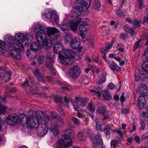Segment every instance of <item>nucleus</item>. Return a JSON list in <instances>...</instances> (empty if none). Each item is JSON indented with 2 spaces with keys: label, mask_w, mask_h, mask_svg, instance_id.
<instances>
[{
  "label": "nucleus",
  "mask_w": 148,
  "mask_h": 148,
  "mask_svg": "<svg viewBox=\"0 0 148 148\" xmlns=\"http://www.w3.org/2000/svg\"><path fill=\"white\" fill-rule=\"evenodd\" d=\"M62 97L59 96H56L54 98V101L55 103H60L62 101Z\"/></svg>",
  "instance_id": "53"
},
{
  "label": "nucleus",
  "mask_w": 148,
  "mask_h": 148,
  "mask_svg": "<svg viewBox=\"0 0 148 148\" xmlns=\"http://www.w3.org/2000/svg\"><path fill=\"white\" fill-rule=\"evenodd\" d=\"M35 114L34 115H29L26 118V123L28 127L32 128H37L39 124L41 123L42 126L39 131H40V134L44 135L48 130L47 124L50 120L49 116L47 114L44 115L43 112L40 111H36Z\"/></svg>",
  "instance_id": "1"
},
{
  "label": "nucleus",
  "mask_w": 148,
  "mask_h": 148,
  "mask_svg": "<svg viewBox=\"0 0 148 148\" xmlns=\"http://www.w3.org/2000/svg\"><path fill=\"white\" fill-rule=\"evenodd\" d=\"M51 131L52 132L54 135V136H56L58 134V129L57 127L55 126L53 128H52L50 129Z\"/></svg>",
  "instance_id": "42"
},
{
  "label": "nucleus",
  "mask_w": 148,
  "mask_h": 148,
  "mask_svg": "<svg viewBox=\"0 0 148 148\" xmlns=\"http://www.w3.org/2000/svg\"><path fill=\"white\" fill-rule=\"evenodd\" d=\"M50 73L53 75H55L56 74V71L54 68H52L49 69Z\"/></svg>",
  "instance_id": "63"
},
{
  "label": "nucleus",
  "mask_w": 148,
  "mask_h": 148,
  "mask_svg": "<svg viewBox=\"0 0 148 148\" xmlns=\"http://www.w3.org/2000/svg\"><path fill=\"white\" fill-rule=\"evenodd\" d=\"M106 73L104 71H102L101 73V76L98 77L99 81L96 82L97 84H100L104 83L106 80Z\"/></svg>",
  "instance_id": "21"
},
{
  "label": "nucleus",
  "mask_w": 148,
  "mask_h": 148,
  "mask_svg": "<svg viewBox=\"0 0 148 148\" xmlns=\"http://www.w3.org/2000/svg\"><path fill=\"white\" fill-rule=\"evenodd\" d=\"M67 131L69 133V136L66 134H64L62 136V139L58 140L57 142L56 147L59 148L61 147V145H63L67 147L72 146L71 145L72 139H73L75 136L74 132L70 130H67Z\"/></svg>",
  "instance_id": "6"
},
{
  "label": "nucleus",
  "mask_w": 148,
  "mask_h": 148,
  "mask_svg": "<svg viewBox=\"0 0 148 148\" xmlns=\"http://www.w3.org/2000/svg\"><path fill=\"white\" fill-rule=\"evenodd\" d=\"M101 3L99 0H94L93 2V7L96 10H98L101 6Z\"/></svg>",
  "instance_id": "32"
},
{
  "label": "nucleus",
  "mask_w": 148,
  "mask_h": 148,
  "mask_svg": "<svg viewBox=\"0 0 148 148\" xmlns=\"http://www.w3.org/2000/svg\"><path fill=\"white\" fill-rule=\"evenodd\" d=\"M92 144L93 147L97 146L100 144V148H105V146L103 145V142L99 133L96 134L95 138L92 140Z\"/></svg>",
  "instance_id": "9"
},
{
  "label": "nucleus",
  "mask_w": 148,
  "mask_h": 148,
  "mask_svg": "<svg viewBox=\"0 0 148 148\" xmlns=\"http://www.w3.org/2000/svg\"><path fill=\"white\" fill-rule=\"evenodd\" d=\"M51 114L52 115H53V118H57V120L60 123H62L63 122V120L62 119V118L59 116H56L57 115V113L56 112H51Z\"/></svg>",
  "instance_id": "43"
},
{
  "label": "nucleus",
  "mask_w": 148,
  "mask_h": 148,
  "mask_svg": "<svg viewBox=\"0 0 148 148\" xmlns=\"http://www.w3.org/2000/svg\"><path fill=\"white\" fill-rule=\"evenodd\" d=\"M44 57L43 56H38L37 59V61L40 65L42 64L44 61Z\"/></svg>",
  "instance_id": "48"
},
{
  "label": "nucleus",
  "mask_w": 148,
  "mask_h": 148,
  "mask_svg": "<svg viewBox=\"0 0 148 148\" xmlns=\"http://www.w3.org/2000/svg\"><path fill=\"white\" fill-rule=\"evenodd\" d=\"M59 31L56 28L48 27L47 28L46 35L49 37H51L56 33H58Z\"/></svg>",
  "instance_id": "14"
},
{
  "label": "nucleus",
  "mask_w": 148,
  "mask_h": 148,
  "mask_svg": "<svg viewBox=\"0 0 148 148\" xmlns=\"http://www.w3.org/2000/svg\"><path fill=\"white\" fill-rule=\"evenodd\" d=\"M6 108L0 104V114H2L6 111Z\"/></svg>",
  "instance_id": "56"
},
{
  "label": "nucleus",
  "mask_w": 148,
  "mask_h": 148,
  "mask_svg": "<svg viewBox=\"0 0 148 148\" xmlns=\"http://www.w3.org/2000/svg\"><path fill=\"white\" fill-rule=\"evenodd\" d=\"M54 60V59H51L47 60L45 62V65L49 69L54 67L53 64Z\"/></svg>",
  "instance_id": "29"
},
{
  "label": "nucleus",
  "mask_w": 148,
  "mask_h": 148,
  "mask_svg": "<svg viewBox=\"0 0 148 148\" xmlns=\"http://www.w3.org/2000/svg\"><path fill=\"white\" fill-rule=\"evenodd\" d=\"M88 106L90 111L92 113H94L95 112V108L94 104L92 102H90L89 103Z\"/></svg>",
  "instance_id": "38"
},
{
  "label": "nucleus",
  "mask_w": 148,
  "mask_h": 148,
  "mask_svg": "<svg viewBox=\"0 0 148 148\" xmlns=\"http://www.w3.org/2000/svg\"><path fill=\"white\" fill-rule=\"evenodd\" d=\"M76 101H71L73 106L75 110L77 111H80V106L84 107L88 99L86 98H81L80 97H75Z\"/></svg>",
  "instance_id": "7"
},
{
  "label": "nucleus",
  "mask_w": 148,
  "mask_h": 148,
  "mask_svg": "<svg viewBox=\"0 0 148 148\" xmlns=\"http://www.w3.org/2000/svg\"><path fill=\"white\" fill-rule=\"evenodd\" d=\"M97 127H99V129L101 131H103L104 127L101 125L99 123L97 122Z\"/></svg>",
  "instance_id": "62"
},
{
  "label": "nucleus",
  "mask_w": 148,
  "mask_h": 148,
  "mask_svg": "<svg viewBox=\"0 0 148 148\" xmlns=\"http://www.w3.org/2000/svg\"><path fill=\"white\" fill-rule=\"evenodd\" d=\"M124 29L125 32H128L132 36H134L136 34V33L131 28H129L127 25H126L124 27Z\"/></svg>",
  "instance_id": "31"
},
{
  "label": "nucleus",
  "mask_w": 148,
  "mask_h": 148,
  "mask_svg": "<svg viewBox=\"0 0 148 148\" xmlns=\"http://www.w3.org/2000/svg\"><path fill=\"white\" fill-rule=\"evenodd\" d=\"M33 28L35 33V38L37 41L41 42L47 38L45 28L39 23H34Z\"/></svg>",
  "instance_id": "3"
},
{
  "label": "nucleus",
  "mask_w": 148,
  "mask_h": 148,
  "mask_svg": "<svg viewBox=\"0 0 148 148\" xmlns=\"http://www.w3.org/2000/svg\"><path fill=\"white\" fill-rule=\"evenodd\" d=\"M52 41L50 39L45 38L42 43V47L45 50H48L52 46Z\"/></svg>",
  "instance_id": "12"
},
{
  "label": "nucleus",
  "mask_w": 148,
  "mask_h": 148,
  "mask_svg": "<svg viewBox=\"0 0 148 148\" xmlns=\"http://www.w3.org/2000/svg\"><path fill=\"white\" fill-rule=\"evenodd\" d=\"M4 39L8 44L9 47L14 45V38L11 35L9 34L5 35L4 37Z\"/></svg>",
  "instance_id": "20"
},
{
  "label": "nucleus",
  "mask_w": 148,
  "mask_h": 148,
  "mask_svg": "<svg viewBox=\"0 0 148 148\" xmlns=\"http://www.w3.org/2000/svg\"><path fill=\"white\" fill-rule=\"evenodd\" d=\"M142 67L144 70V72L148 74V64L143 63L142 65Z\"/></svg>",
  "instance_id": "49"
},
{
  "label": "nucleus",
  "mask_w": 148,
  "mask_h": 148,
  "mask_svg": "<svg viewBox=\"0 0 148 148\" xmlns=\"http://www.w3.org/2000/svg\"><path fill=\"white\" fill-rule=\"evenodd\" d=\"M26 55L29 59L35 58L36 56V52L34 51L30 50H28L26 53Z\"/></svg>",
  "instance_id": "26"
},
{
  "label": "nucleus",
  "mask_w": 148,
  "mask_h": 148,
  "mask_svg": "<svg viewBox=\"0 0 148 148\" xmlns=\"http://www.w3.org/2000/svg\"><path fill=\"white\" fill-rule=\"evenodd\" d=\"M21 85L27 87H31L32 88V87L33 84L32 82H28L27 80H26L23 84H21Z\"/></svg>",
  "instance_id": "41"
},
{
  "label": "nucleus",
  "mask_w": 148,
  "mask_h": 148,
  "mask_svg": "<svg viewBox=\"0 0 148 148\" xmlns=\"http://www.w3.org/2000/svg\"><path fill=\"white\" fill-rule=\"evenodd\" d=\"M118 143V142L116 140H112L110 143L111 148H115V146Z\"/></svg>",
  "instance_id": "54"
},
{
  "label": "nucleus",
  "mask_w": 148,
  "mask_h": 148,
  "mask_svg": "<svg viewBox=\"0 0 148 148\" xmlns=\"http://www.w3.org/2000/svg\"><path fill=\"white\" fill-rule=\"evenodd\" d=\"M14 49L11 50L10 52V55L14 58L20 60L21 59V52L23 50L19 49L18 48H15L14 45L13 46Z\"/></svg>",
  "instance_id": "11"
},
{
  "label": "nucleus",
  "mask_w": 148,
  "mask_h": 148,
  "mask_svg": "<svg viewBox=\"0 0 148 148\" xmlns=\"http://www.w3.org/2000/svg\"><path fill=\"white\" fill-rule=\"evenodd\" d=\"M71 120L75 124L79 125L80 123L78 119L76 117H73L71 118Z\"/></svg>",
  "instance_id": "57"
},
{
  "label": "nucleus",
  "mask_w": 148,
  "mask_h": 148,
  "mask_svg": "<svg viewBox=\"0 0 148 148\" xmlns=\"http://www.w3.org/2000/svg\"><path fill=\"white\" fill-rule=\"evenodd\" d=\"M72 40L71 35L70 34H66L65 35L64 40L65 43H68L70 41L71 42Z\"/></svg>",
  "instance_id": "33"
},
{
  "label": "nucleus",
  "mask_w": 148,
  "mask_h": 148,
  "mask_svg": "<svg viewBox=\"0 0 148 148\" xmlns=\"http://www.w3.org/2000/svg\"><path fill=\"white\" fill-rule=\"evenodd\" d=\"M103 131L106 135V138L108 140L109 139L110 137V132H114V130H112L111 129L109 125H107L104 127Z\"/></svg>",
  "instance_id": "22"
},
{
  "label": "nucleus",
  "mask_w": 148,
  "mask_h": 148,
  "mask_svg": "<svg viewBox=\"0 0 148 148\" xmlns=\"http://www.w3.org/2000/svg\"><path fill=\"white\" fill-rule=\"evenodd\" d=\"M66 20V19H64V21L62 23L60 26V28L63 31H66L68 29V26L64 22Z\"/></svg>",
  "instance_id": "34"
},
{
  "label": "nucleus",
  "mask_w": 148,
  "mask_h": 148,
  "mask_svg": "<svg viewBox=\"0 0 148 148\" xmlns=\"http://www.w3.org/2000/svg\"><path fill=\"white\" fill-rule=\"evenodd\" d=\"M81 44V41L78 37H75L72 39L71 42V47L75 49H78Z\"/></svg>",
  "instance_id": "13"
},
{
  "label": "nucleus",
  "mask_w": 148,
  "mask_h": 148,
  "mask_svg": "<svg viewBox=\"0 0 148 148\" xmlns=\"http://www.w3.org/2000/svg\"><path fill=\"white\" fill-rule=\"evenodd\" d=\"M116 132L121 137H122L123 135L125 134L126 132L125 130H123V131H122L121 130H114V132Z\"/></svg>",
  "instance_id": "45"
},
{
  "label": "nucleus",
  "mask_w": 148,
  "mask_h": 148,
  "mask_svg": "<svg viewBox=\"0 0 148 148\" xmlns=\"http://www.w3.org/2000/svg\"><path fill=\"white\" fill-rule=\"evenodd\" d=\"M90 91L92 94L95 95L100 97H101V93L99 91H96L94 90H90Z\"/></svg>",
  "instance_id": "47"
},
{
  "label": "nucleus",
  "mask_w": 148,
  "mask_h": 148,
  "mask_svg": "<svg viewBox=\"0 0 148 148\" xmlns=\"http://www.w3.org/2000/svg\"><path fill=\"white\" fill-rule=\"evenodd\" d=\"M134 140L138 144H139L140 142V139L139 137L137 136H135L134 138Z\"/></svg>",
  "instance_id": "64"
},
{
  "label": "nucleus",
  "mask_w": 148,
  "mask_h": 148,
  "mask_svg": "<svg viewBox=\"0 0 148 148\" xmlns=\"http://www.w3.org/2000/svg\"><path fill=\"white\" fill-rule=\"evenodd\" d=\"M58 83L62 87L61 88V90L65 91L68 90L69 88L66 84L60 81H59Z\"/></svg>",
  "instance_id": "37"
},
{
  "label": "nucleus",
  "mask_w": 148,
  "mask_h": 148,
  "mask_svg": "<svg viewBox=\"0 0 148 148\" xmlns=\"http://www.w3.org/2000/svg\"><path fill=\"white\" fill-rule=\"evenodd\" d=\"M135 79L136 81L138 82L140 79V78L143 79L141 78L142 76L140 74H139L138 73H136L135 75Z\"/></svg>",
  "instance_id": "52"
},
{
  "label": "nucleus",
  "mask_w": 148,
  "mask_h": 148,
  "mask_svg": "<svg viewBox=\"0 0 148 148\" xmlns=\"http://www.w3.org/2000/svg\"><path fill=\"white\" fill-rule=\"evenodd\" d=\"M64 53L65 56L61 54L58 55V58L60 62L65 65H70L74 62L73 58L75 53L72 50L69 49H65Z\"/></svg>",
  "instance_id": "4"
},
{
  "label": "nucleus",
  "mask_w": 148,
  "mask_h": 148,
  "mask_svg": "<svg viewBox=\"0 0 148 148\" xmlns=\"http://www.w3.org/2000/svg\"><path fill=\"white\" fill-rule=\"evenodd\" d=\"M137 91L142 95H148V87L145 85L142 84L138 88Z\"/></svg>",
  "instance_id": "16"
},
{
  "label": "nucleus",
  "mask_w": 148,
  "mask_h": 148,
  "mask_svg": "<svg viewBox=\"0 0 148 148\" xmlns=\"http://www.w3.org/2000/svg\"><path fill=\"white\" fill-rule=\"evenodd\" d=\"M69 101L67 99L66 97H65L64 99V102L62 103V105L64 106H68L69 105Z\"/></svg>",
  "instance_id": "58"
},
{
  "label": "nucleus",
  "mask_w": 148,
  "mask_h": 148,
  "mask_svg": "<svg viewBox=\"0 0 148 148\" xmlns=\"http://www.w3.org/2000/svg\"><path fill=\"white\" fill-rule=\"evenodd\" d=\"M54 56V53L53 52H47L46 56L47 60L54 59L53 57Z\"/></svg>",
  "instance_id": "40"
},
{
  "label": "nucleus",
  "mask_w": 148,
  "mask_h": 148,
  "mask_svg": "<svg viewBox=\"0 0 148 148\" xmlns=\"http://www.w3.org/2000/svg\"><path fill=\"white\" fill-rule=\"evenodd\" d=\"M106 106H102L98 108L97 110V112L99 114H103L105 115L106 114Z\"/></svg>",
  "instance_id": "30"
},
{
  "label": "nucleus",
  "mask_w": 148,
  "mask_h": 148,
  "mask_svg": "<svg viewBox=\"0 0 148 148\" xmlns=\"http://www.w3.org/2000/svg\"><path fill=\"white\" fill-rule=\"evenodd\" d=\"M31 50L36 51L40 49L41 48L40 44L36 42H32L31 44Z\"/></svg>",
  "instance_id": "25"
},
{
  "label": "nucleus",
  "mask_w": 148,
  "mask_h": 148,
  "mask_svg": "<svg viewBox=\"0 0 148 148\" xmlns=\"http://www.w3.org/2000/svg\"><path fill=\"white\" fill-rule=\"evenodd\" d=\"M63 47L62 45L59 42H55L53 46V50L56 53L61 52L63 50Z\"/></svg>",
  "instance_id": "17"
},
{
  "label": "nucleus",
  "mask_w": 148,
  "mask_h": 148,
  "mask_svg": "<svg viewBox=\"0 0 148 148\" xmlns=\"http://www.w3.org/2000/svg\"><path fill=\"white\" fill-rule=\"evenodd\" d=\"M80 73V69L77 66L72 67L69 70V75L73 78L77 77L79 75Z\"/></svg>",
  "instance_id": "10"
},
{
  "label": "nucleus",
  "mask_w": 148,
  "mask_h": 148,
  "mask_svg": "<svg viewBox=\"0 0 148 148\" xmlns=\"http://www.w3.org/2000/svg\"><path fill=\"white\" fill-rule=\"evenodd\" d=\"M73 7L79 12L73 13L71 17L72 19L71 21H68L67 25L73 31H76L77 29L78 25L81 20L79 12L84 11L82 2L76 1L74 3Z\"/></svg>",
  "instance_id": "2"
},
{
  "label": "nucleus",
  "mask_w": 148,
  "mask_h": 148,
  "mask_svg": "<svg viewBox=\"0 0 148 148\" xmlns=\"http://www.w3.org/2000/svg\"><path fill=\"white\" fill-rule=\"evenodd\" d=\"M145 141L148 142V132L142 135L141 141Z\"/></svg>",
  "instance_id": "50"
},
{
  "label": "nucleus",
  "mask_w": 148,
  "mask_h": 148,
  "mask_svg": "<svg viewBox=\"0 0 148 148\" xmlns=\"http://www.w3.org/2000/svg\"><path fill=\"white\" fill-rule=\"evenodd\" d=\"M109 66L111 69L113 71H119L120 70V67L115 63L111 64Z\"/></svg>",
  "instance_id": "36"
},
{
  "label": "nucleus",
  "mask_w": 148,
  "mask_h": 148,
  "mask_svg": "<svg viewBox=\"0 0 148 148\" xmlns=\"http://www.w3.org/2000/svg\"><path fill=\"white\" fill-rule=\"evenodd\" d=\"M53 11L50 9H47L45 10L44 12L42 13V18H46L47 19L49 20L50 18H49L48 17L51 16V15Z\"/></svg>",
  "instance_id": "24"
},
{
  "label": "nucleus",
  "mask_w": 148,
  "mask_h": 148,
  "mask_svg": "<svg viewBox=\"0 0 148 148\" xmlns=\"http://www.w3.org/2000/svg\"><path fill=\"white\" fill-rule=\"evenodd\" d=\"M143 69V73L141 74V75L142 76V77L144 78V79H143V80L146 83H147L148 84V78L146 77H147V76H146V75L147 74H148L147 73H145L144 72V70Z\"/></svg>",
  "instance_id": "46"
},
{
  "label": "nucleus",
  "mask_w": 148,
  "mask_h": 148,
  "mask_svg": "<svg viewBox=\"0 0 148 148\" xmlns=\"http://www.w3.org/2000/svg\"><path fill=\"white\" fill-rule=\"evenodd\" d=\"M115 87L114 85L112 83H109L108 86V88L110 89H113Z\"/></svg>",
  "instance_id": "61"
},
{
  "label": "nucleus",
  "mask_w": 148,
  "mask_h": 148,
  "mask_svg": "<svg viewBox=\"0 0 148 148\" xmlns=\"http://www.w3.org/2000/svg\"><path fill=\"white\" fill-rule=\"evenodd\" d=\"M103 99L109 101L111 99V97L110 92L107 90H104L102 92Z\"/></svg>",
  "instance_id": "28"
},
{
  "label": "nucleus",
  "mask_w": 148,
  "mask_h": 148,
  "mask_svg": "<svg viewBox=\"0 0 148 148\" xmlns=\"http://www.w3.org/2000/svg\"><path fill=\"white\" fill-rule=\"evenodd\" d=\"M11 72H10L5 73L3 75L4 79H5L6 81L9 80L11 77Z\"/></svg>",
  "instance_id": "39"
},
{
  "label": "nucleus",
  "mask_w": 148,
  "mask_h": 148,
  "mask_svg": "<svg viewBox=\"0 0 148 148\" xmlns=\"http://www.w3.org/2000/svg\"><path fill=\"white\" fill-rule=\"evenodd\" d=\"M114 40L112 41L110 43L108 44L106 46V48L104 49L105 51H106L109 49H110L113 45Z\"/></svg>",
  "instance_id": "51"
},
{
  "label": "nucleus",
  "mask_w": 148,
  "mask_h": 148,
  "mask_svg": "<svg viewBox=\"0 0 148 148\" xmlns=\"http://www.w3.org/2000/svg\"><path fill=\"white\" fill-rule=\"evenodd\" d=\"M80 31L82 32H84L88 31L89 30V27L88 23H82L79 26Z\"/></svg>",
  "instance_id": "23"
},
{
  "label": "nucleus",
  "mask_w": 148,
  "mask_h": 148,
  "mask_svg": "<svg viewBox=\"0 0 148 148\" xmlns=\"http://www.w3.org/2000/svg\"><path fill=\"white\" fill-rule=\"evenodd\" d=\"M146 100L145 97L140 96L139 97L138 101V107L140 109H143L146 106Z\"/></svg>",
  "instance_id": "15"
},
{
  "label": "nucleus",
  "mask_w": 148,
  "mask_h": 148,
  "mask_svg": "<svg viewBox=\"0 0 148 148\" xmlns=\"http://www.w3.org/2000/svg\"><path fill=\"white\" fill-rule=\"evenodd\" d=\"M57 34L55 35V38L54 39V40H59L61 37V34L60 32H59L58 33H56Z\"/></svg>",
  "instance_id": "59"
},
{
  "label": "nucleus",
  "mask_w": 148,
  "mask_h": 148,
  "mask_svg": "<svg viewBox=\"0 0 148 148\" xmlns=\"http://www.w3.org/2000/svg\"><path fill=\"white\" fill-rule=\"evenodd\" d=\"M145 58L144 61V62L148 61V48H146L143 54V58Z\"/></svg>",
  "instance_id": "44"
},
{
  "label": "nucleus",
  "mask_w": 148,
  "mask_h": 148,
  "mask_svg": "<svg viewBox=\"0 0 148 148\" xmlns=\"http://www.w3.org/2000/svg\"><path fill=\"white\" fill-rule=\"evenodd\" d=\"M77 137L79 140L81 141H84L86 139V137L84 133L82 132H79Z\"/></svg>",
  "instance_id": "35"
},
{
  "label": "nucleus",
  "mask_w": 148,
  "mask_h": 148,
  "mask_svg": "<svg viewBox=\"0 0 148 148\" xmlns=\"http://www.w3.org/2000/svg\"><path fill=\"white\" fill-rule=\"evenodd\" d=\"M21 119L17 115L12 114L8 115L6 119V122L8 125H12L20 122Z\"/></svg>",
  "instance_id": "8"
},
{
  "label": "nucleus",
  "mask_w": 148,
  "mask_h": 148,
  "mask_svg": "<svg viewBox=\"0 0 148 148\" xmlns=\"http://www.w3.org/2000/svg\"><path fill=\"white\" fill-rule=\"evenodd\" d=\"M84 11L86 10L89 7L91 3V0H83L82 2Z\"/></svg>",
  "instance_id": "27"
},
{
  "label": "nucleus",
  "mask_w": 148,
  "mask_h": 148,
  "mask_svg": "<svg viewBox=\"0 0 148 148\" xmlns=\"http://www.w3.org/2000/svg\"><path fill=\"white\" fill-rule=\"evenodd\" d=\"M48 18H50L49 20L52 21L53 24L55 25L58 24L59 17L56 14V11H53L51 16H49Z\"/></svg>",
  "instance_id": "18"
},
{
  "label": "nucleus",
  "mask_w": 148,
  "mask_h": 148,
  "mask_svg": "<svg viewBox=\"0 0 148 148\" xmlns=\"http://www.w3.org/2000/svg\"><path fill=\"white\" fill-rule=\"evenodd\" d=\"M140 130L141 131L144 130L145 127L146 123L145 122L143 121H141L140 122Z\"/></svg>",
  "instance_id": "55"
},
{
  "label": "nucleus",
  "mask_w": 148,
  "mask_h": 148,
  "mask_svg": "<svg viewBox=\"0 0 148 148\" xmlns=\"http://www.w3.org/2000/svg\"><path fill=\"white\" fill-rule=\"evenodd\" d=\"M33 73L34 75H37L38 76L39 75H40L41 73H40L38 69H36L33 71Z\"/></svg>",
  "instance_id": "60"
},
{
  "label": "nucleus",
  "mask_w": 148,
  "mask_h": 148,
  "mask_svg": "<svg viewBox=\"0 0 148 148\" xmlns=\"http://www.w3.org/2000/svg\"><path fill=\"white\" fill-rule=\"evenodd\" d=\"M32 38V36L29 34H27L25 35L22 33L16 34L14 36V38L15 40L17 42L16 44H15L14 45V47L19 49L23 50V43L26 40L31 41Z\"/></svg>",
  "instance_id": "5"
},
{
  "label": "nucleus",
  "mask_w": 148,
  "mask_h": 148,
  "mask_svg": "<svg viewBox=\"0 0 148 148\" xmlns=\"http://www.w3.org/2000/svg\"><path fill=\"white\" fill-rule=\"evenodd\" d=\"M126 21L128 23L132 24V27L134 29L136 28L139 26L141 22L137 19L132 20L130 18H127Z\"/></svg>",
  "instance_id": "19"
}]
</instances>
